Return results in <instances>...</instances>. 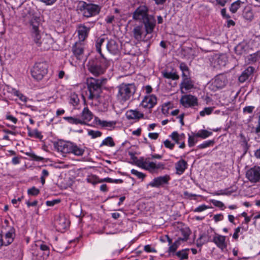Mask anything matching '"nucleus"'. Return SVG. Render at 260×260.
Segmentation results:
<instances>
[{
    "label": "nucleus",
    "mask_w": 260,
    "mask_h": 260,
    "mask_svg": "<svg viewBox=\"0 0 260 260\" xmlns=\"http://www.w3.org/2000/svg\"><path fill=\"white\" fill-rule=\"evenodd\" d=\"M39 20V18L36 17L32 18L30 21V25L32 26L31 38L41 50H47L51 47L53 40L49 36H46L45 37L42 38L40 31L38 29Z\"/></svg>",
    "instance_id": "1"
},
{
    "label": "nucleus",
    "mask_w": 260,
    "mask_h": 260,
    "mask_svg": "<svg viewBox=\"0 0 260 260\" xmlns=\"http://www.w3.org/2000/svg\"><path fill=\"white\" fill-rule=\"evenodd\" d=\"M55 148L58 152L63 154L71 153L77 156L82 155L84 152L82 147L71 142L63 141L58 142L55 145Z\"/></svg>",
    "instance_id": "2"
},
{
    "label": "nucleus",
    "mask_w": 260,
    "mask_h": 260,
    "mask_svg": "<svg viewBox=\"0 0 260 260\" xmlns=\"http://www.w3.org/2000/svg\"><path fill=\"white\" fill-rule=\"evenodd\" d=\"M135 164L138 167L151 173L157 172L158 170L165 169V165L163 163L151 161L149 157H140L136 161Z\"/></svg>",
    "instance_id": "3"
},
{
    "label": "nucleus",
    "mask_w": 260,
    "mask_h": 260,
    "mask_svg": "<svg viewBox=\"0 0 260 260\" xmlns=\"http://www.w3.org/2000/svg\"><path fill=\"white\" fill-rule=\"evenodd\" d=\"M97 9L98 5L80 1L77 6L76 11L78 14L89 17L95 15Z\"/></svg>",
    "instance_id": "4"
},
{
    "label": "nucleus",
    "mask_w": 260,
    "mask_h": 260,
    "mask_svg": "<svg viewBox=\"0 0 260 260\" xmlns=\"http://www.w3.org/2000/svg\"><path fill=\"white\" fill-rule=\"evenodd\" d=\"M135 92V87L133 84L122 83L118 86V98L121 102L129 100Z\"/></svg>",
    "instance_id": "5"
},
{
    "label": "nucleus",
    "mask_w": 260,
    "mask_h": 260,
    "mask_svg": "<svg viewBox=\"0 0 260 260\" xmlns=\"http://www.w3.org/2000/svg\"><path fill=\"white\" fill-rule=\"evenodd\" d=\"M132 35L134 38L139 42H148L151 38L148 34H146L142 24L135 25L132 30Z\"/></svg>",
    "instance_id": "6"
},
{
    "label": "nucleus",
    "mask_w": 260,
    "mask_h": 260,
    "mask_svg": "<svg viewBox=\"0 0 260 260\" xmlns=\"http://www.w3.org/2000/svg\"><path fill=\"white\" fill-rule=\"evenodd\" d=\"M228 79L223 74H219L215 76L209 84L210 89L214 91L224 88L228 83Z\"/></svg>",
    "instance_id": "7"
},
{
    "label": "nucleus",
    "mask_w": 260,
    "mask_h": 260,
    "mask_svg": "<svg viewBox=\"0 0 260 260\" xmlns=\"http://www.w3.org/2000/svg\"><path fill=\"white\" fill-rule=\"evenodd\" d=\"M149 16L148 8L145 5H142L137 8L134 12L133 19L136 21L143 22Z\"/></svg>",
    "instance_id": "8"
},
{
    "label": "nucleus",
    "mask_w": 260,
    "mask_h": 260,
    "mask_svg": "<svg viewBox=\"0 0 260 260\" xmlns=\"http://www.w3.org/2000/svg\"><path fill=\"white\" fill-rule=\"evenodd\" d=\"M84 46L85 44L84 42L82 41L77 42L73 46L72 51L75 55V57L77 60H79V62H76V63L78 64H84V59H83V60L81 59V57H82L84 50Z\"/></svg>",
    "instance_id": "9"
},
{
    "label": "nucleus",
    "mask_w": 260,
    "mask_h": 260,
    "mask_svg": "<svg viewBox=\"0 0 260 260\" xmlns=\"http://www.w3.org/2000/svg\"><path fill=\"white\" fill-rule=\"evenodd\" d=\"M87 84L89 92L88 99L98 98V80L92 77L89 78L87 79Z\"/></svg>",
    "instance_id": "10"
},
{
    "label": "nucleus",
    "mask_w": 260,
    "mask_h": 260,
    "mask_svg": "<svg viewBox=\"0 0 260 260\" xmlns=\"http://www.w3.org/2000/svg\"><path fill=\"white\" fill-rule=\"evenodd\" d=\"M32 78L36 80H41L47 73V69L45 66H32L30 69Z\"/></svg>",
    "instance_id": "11"
},
{
    "label": "nucleus",
    "mask_w": 260,
    "mask_h": 260,
    "mask_svg": "<svg viewBox=\"0 0 260 260\" xmlns=\"http://www.w3.org/2000/svg\"><path fill=\"white\" fill-rule=\"evenodd\" d=\"M246 176L251 182H260V167H254L247 172Z\"/></svg>",
    "instance_id": "12"
},
{
    "label": "nucleus",
    "mask_w": 260,
    "mask_h": 260,
    "mask_svg": "<svg viewBox=\"0 0 260 260\" xmlns=\"http://www.w3.org/2000/svg\"><path fill=\"white\" fill-rule=\"evenodd\" d=\"M70 221L63 216H59L55 222V225L58 231L63 232L69 226Z\"/></svg>",
    "instance_id": "13"
},
{
    "label": "nucleus",
    "mask_w": 260,
    "mask_h": 260,
    "mask_svg": "<svg viewBox=\"0 0 260 260\" xmlns=\"http://www.w3.org/2000/svg\"><path fill=\"white\" fill-rule=\"evenodd\" d=\"M144 25V29L146 34H151L154 29L156 21L153 16L149 15L145 20L143 21Z\"/></svg>",
    "instance_id": "14"
},
{
    "label": "nucleus",
    "mask_w": 260,
    "mask_h": 260,
    "mask_svg": "<svg viewBox=\"0 0 260 260\" xmlns=\"http://www.w3.org/2000/svg\"><path fill=\"white\" fill-rule=\"evenodd\" d=\"M157 99L154 95H150L146 96L140 104V106L145 108L150 109L153 107L156 104Z\"/></svg>",
    "instance_id": "15"
},
{
    "label": "nucleus",
    "mask_w": 260,
    "mask_h": 260,
    "mask_svg": "<svg viewBox=\"0 0 260 260\" xmlns=\"http://www.w3.org/2000/svg\"><path fill=\"white\" fill-rule=\"evenodd\" d=\"M180 103L185 107H192L198 104V100L194 96L185 95L181 98Z\"/></svg>",
    "instance_id": "16"
},
{
    "label": "nucleus",
    "mask_w": 260,
    "mask_h": 260,
    "mask_svg": "<svg viewBox=\"0 0 260 260\" xmlns=\"http://www.w3.org/2000/svg\"><path fill=\"white\" fill-rule=\"evenodd\" d=\"M212 241L222 251H224L226 249L227 244L225 242V237L220 235L215 236Z\"/></svg>",
    "instance_id": "17"
},
{
    "label": "nucleus",
    "mask_w": 260,
    "mask_h": 260,
    "mask_svg": "<svg viewBox=\"0 0 260 260\" xmlns=\"http://www.w3.org/2000/svg\"><path fill=\"white\" fill-rule=\"evenodd\" d=\"M170 178L169 176L166 175L164 176H159L155 178L149 185L152 187H159L161 185L168 183Z\"/></svg>",
    "instance_id": "18"
},
{
    "label": "nucleus",
    "mask_w": 260,
    "mask_h": 260,
    "mask_svg": "<svg viewBox=\"0 0 260 260\" xmlns=\"http://www.w3.org/2000/svg\"><path fill=\"white\" fill-rule=\"evenodd\" d=\"M188 164L186 160L180 159L175 165L176 174L179 175L182 174L187 168Z\"/></svg>",
    "instance_id": "19"
},
{
    "label": "nucleus",
    "mask_w": 260,
    "mask_h": 260,
    "mask_svg": "<svg viewBox=\"0 0 260 260\" xmlns=\"http://www.w3.org/2000/svg\"><path fill=\"white\" fill-rule=\"evenodd\" d=\"M125 115L128 120H139L144 117V114L138 110H128Z\"/></svg>",
    "instance_id": "20"
},
{
    "label": "nucleus",
    "mask_w": 260,
    "mask_h": 260,
    "mask_svg": "<svg viewBox=\"0 0 260 260\" xmlns=\"http://www.w3.org/2000/svg\"><path fill=\"white\" fill-rule=\"evenodd\" d=\"M254 69L252 66H249L244 70L239 77V81L240 83L244 82L249 77L251 76L254 72Z\"/></svg>",
    "instance_id": "21"
},
{
    "label": "nucleus",
    "mask_w": 260,
    "mask_h": 260,
    "mask_svg": "<svg viewBox=\"0 0 260 260\" xmlns=\"http://www.w3.org/2000/svg\"><path fill=\"white\" fill-rule=\"evenodd\" d=\"M79 118L82 122V124H86V122H88L92 118V114L88 109L85 107L82 110L81 116H79Z\"/></svg>",
    "instance_id": "22"
},
{
    "label": "nucleus",
    "mask_w": 260,
    "mask_h": 260,
    "mask_svg": "<svg viewBox=\"0 0 260 260\" xmlns=\"http://www.w3.org/2000/svg\"><path fill=\"white\" fill-rule=\"evenodd\" d=\"M15 230L12 228L6 234L4 239H3V245H8L12 243L14 237Z\"/></svg>",
    "instance_id": "23"
},
{
    "label": "nucleus",
    "mask_w": 260,
    "mask_h": 260,
    "mask_svg": "<svg viewBox=\"0 0 260 260\" xmlns=\"http://www.w3.org/2000/svg\"><path fill=\"white\" fill-rule=\"evenodd\" d=\"M193 87V82L190 80L189 79H188L187 78H186L183 80L182 82L180 84V88L181 90V92L182 93H184V89L185 90H188L189 89H192Z\"/></svg>",
    "instance_id": "24"
},
{
    "label": "nucleus",
    "mask_w": 260,
    "mask_h": 260,
    "mask_svg": "<svg viewBox=\"0 0 260 260\" xmlns=\"http://www.w3.org/2000/svg\"><path fill=\"white\" fill-rule=\"evenodd\" d=\"M246 59L249 64L260 63V52H257L248 55Z\"/></svg>",
    "instance_id": "25"
},
{
    "label": "nucleus",
    "mask_w": 260,
    "mask_h": 260,
    "mask_svg": "<svg viewBox=\"0 0 260 260\" xmlns=\"http://www.w3.org/2000/svg\"><path fill=\"white\" fill-rule=\"evenodd\" d=\"M210 241V237L205 233L200 235V237L197 240V245L198 247H201L203 244Z\"/></svg>",
    "instance_id": "26"
},
{
    "label": "nucleus",
    "mask_w": 260,
    "mask_h": 260,
    "mask_svg": "<svg viewBox=\"0 0 260 260\" xmlns=\"http://www.w3.org/2000/svg\"><path fill=\"white\" fill-rule=\"evenodd\" d=\"M87 28L85 26H80L78 30L79 41L84 42L87 36Z\"/></svg>",
    "instance_id": "27"
},
{
    "label": "nucleus",
    "mask_w": 260,
    "mask_h": 260,
    "mask_svg": "<svg viewBox=\"0 0 260 260\" xmlns=\"http://www.w3.org/2000/svg\"><path fill=\"white\" fill-rule=\"evenodd\" d=\"M36 246L39 247L40 249L43 252V255L40 256V257H42L43 259L46 258L49 254V247L43 242L41 243L39 245L36 244Z\"/></svg>",
    "instance_id": "28"
},
{
    "label": "nucleus",
    "mask_w": 260,
    "mask_h": 260,
    "mask_svg": "<svg viewBox=\"0 0 260 260\" xmlns=\"http://www.w3.org/2000/svg\"><path fill=\"white\" fill-rule=\"evenodd\" d=\"M63 119L67 121L68 123L72 124H82L81 120H80L79 116L78 117H72V116H66L63 117Z\"/></svg>",
    "instance_id": "29"
},
{
    "label": "nucleus",
    "mask_w": 260,
    "mask_h": 260,
    "mask_svg": "<svg viewBox=\"0 0 260 260\" xmlns=\"http://www.w3.org/2000/svg\"><path fill=\"white\" fill-rule=\"evenodd\" d=\"M171 138L177 144H180V142L183 140H184L185 135L181 134L179 135L177 132H174L171 135Z\"/></svg>",
    "instance_id": "30"
},
{
    "label": "nucleus",
    "mask_w": 260,
    "mask_h": 260,
    "mask_svg": "<svg viewBox=\"0 0 260 260\" xmlns=\"http://www.w3.org/2000/svg\"><path fill=\"white\" fill-rule=\"evenodd\" d=\"M180 231L181 235L183 236V237L182 238H180L179 240L186 241L191 233L189 228L187 226L183 227L180 230Z\"/></svg>",
    "instance_id": "31"
},
{
    "label": "nucleus",
    "mask_w": 260,
    "mask_h": 260,
    "mask_svg": "<svg viewBox=\"0 0 260 260\" xmlns=\"http://www.w3.org/2000/svg\"><path fill=\"white\" fill-rule=\"evenodd\" d=\"M28 130V135L30 137H34L36 138H38L39 139H42L43 138V136L40 132H39L38 129H36L34 131H31V128L29 127H27Z\"/></svg>",
    "instance_id": "32"
},
{
    "label": "nucleus",
    "mask_w": 260,
    "mask_h": 260,
    "mask_svg": "<svg viewBox=\"0 0 260 260\" xmlns=\"http://www.w3.org/2000/svg\"><path fill=\"white\" fill-rule=\"evenodd\" d=\"M107 46L108 50L113 54L116 53L118 51V45L114 41L109 42Z\"/></svg>",
    "instance_id": "33"
},
{
    "label": "nucleus",
    "mask_w": 260,
    "mask_h": 260,
    "mask_svg": "<svg viewBox=\"0 0 260 260\" xmlns=\"http://www.w3.org/2000/svg\"><path fill=\"white\" fill-rule=\"evenodd\" d=\"M212 134L211 132L207 130L202 129L199 131L197 133L194 135L195 137L201 138L202 139H206Z\"/></svg>",
    "instance_id": "34"
},
{
    "label": "nucleus",
    "mask_w": 260,
    "mask_h": 260,
    "mask_svg": "<svg viewBox=\"0 0 260 260\" xmlns=\"http://www.w3.org/2000/svg\"><path fill=\"white\" fill-rule=\"evenodd\" d=\"M99 102L101 104L102 103L103 105V109H102V110H105L107 109L108 105H109V96L108 94H106L105 96H104V99L103 100V98H102L101 95L99 94Z\"/></svg>",
    "instance_id": "35"
},
{
    "label": "nucleus",
    "mask_w": 260,
    "mask_h": 260,
    "mask_svg": "<svg viewBox=\"0 0 260 260\" xmlns=\"http://www.w3.org/2000/svg\"><path fill=\"white\" fill-rule=\"evenodd\" d=\"M163 76L167 79L172 80H177L179 79V76L175 72H168L167 71L162 72Z\"/></svg>",
    "instance_id": "36"
},
{
    "label": "nucleus",
    "mask_w": 260,
    "mask_h": 260,
    "mask_svg": "<svg viewBox=\"0 0 260 260\" xmlns=\"http://www.w3.org/2000/svg\"><path fill=\"white\" fill-rule=\"evenodd\" d=\"M78 95L75 93H72L70 96L69 103L73 106H77L79 102Z\"/></svg>",
    "instance_id": "37"
},
{
    "label": "nucleus",
    "mask_w": 260,
    "mask_h": 260,
    "mask_svg": "<svg viewBox=\"0 0 260 260\" xmlns=\"http://www.w3.org/2000/svg\"><path fill=\"white\" fill-rule=\"evenodd\" d=\"M189 249H185L176 252V255L180 258V260L186 259L188 258V253L187 251Z\"/></svg>",
    "instance_id": "38"
},
{
    "label": "nucleus",
    "mask_w": 260,
    "mask_h": 260,
    "mask_svg": "<svg viewBox=\"0 0 260 260\" xmlns=\"http://www.w3.org/2000/svg\"><path fill=\"white\" fill-rule=\"evenodd\" d=\"M116 122L114 121H107L104 120H101L99 119V124L101 125L103 127H114Z\"/></svg>",
    "instance_id": "39"
},
{
    "label": "nucleus",
    "mask_w": 260,
    "mask_h": 260,
    "mask_svg": "<svg viewBox=\"0 0 260 260\" xmlns=\"http://www.w3.org/2000/svg\"><path fill=\"white\" fill-rule=\"evenodd\" d=\"M242 3H243L240 0H238L234 2L231 4V6L230 7V11L233 13H236L238 10V9L240 7Z\"/></svg>",
    "instance_id": "40"
},
{
    "label": "nucleus",
    "mask_w": 260,
    "mask_h": 260,
    "mask_svg": "<svg viewBox=\"0 0 260 260\" xmlns=\"http://www.w3.org/2000/svg\"><path fill=\"white\" fill-rule=\"evenodd\" d=\"M115 145L114 142L111 137H108L104 139L102 143L100 144V146H107L109 147H113Z\"/></svg>",
    "instance_id": "41"
},
{
    "label": "nucleus",
    "mask_w": 260,
    "mask_h": 260,
    "mask_svg": "<svg viewBox=\"0 0 260 260\" xmlns=\"http://www.w3.org/2000/svg\"><path fill=\"white\" fill-rule=\"evenodd\" d=\"M131 172L132 174L136 176L138 178L141 180H143L146 176L142 172H139L138 171L135 169L131 170Z\"/></svg>",
    "instance_id": "42"
},
{
    "label": "nucleus",
    "mask_w": 260,
    "mask_h": 260,
    "mask_svg": "<svg viewBox=\"0 0 260 260\" xmlns=\"http://www.w3.org/2000/svg\"><path fill=\"white\" fill-rule=\"evenodd\" d=\"M214 144V140H209L206 142H204L203 143L199 145L198 147L199 149H204L207 148L208 147L213 146Z\"/></svg>",
    "instance_id": "43"
},
{
    "label": "nucleus",
    "mask_w": 260,
    "mask_h": 260,
    "mask_svg": "<svg viewBox=\"0 0 260 260\" xmlns=\"http://www.w3.org/2000/svg\"><path fill=\"white\" fill-rule=\"evenodd\" d=\"M40 193V190L33 186L27 190V193L29 196H36Z\"/></svg>",
    "instance_id": "44"
},
{
    "label": "nucleus",
    "mask_w": 260,
    "mask_h": 260,
    "mask_svg": "<svg viewBox=\"0 0 260 260\" xmlns=\"http://www.w3.org/2000/svg\"><path fill=\"white\" fill-rule=\"evenodd\" d=\"M25 154L27 156L31 157L32 158V159H33L34 160L41 161L43 159V157H42L41 156H37L35 153H34L33 152H27Z\"/></svg>",
    "instance_id": "45"
},
{
    "label": "nucleus",
    "mask_w": 260,
    "mask_h": 260,
    "mask_svg": "<svg viewBox=\"0 0 260 260\" xmlns=\"http://www.w3.org/2000/svg\"><path fill=\"white\" fill-rule=\"evenodd\" d=\"M213 111V108L212 107H206L203 110L200 112V114L201 116H204L205 115H210Z\"/></svg>",
    "instance_id": "46"
},
{
    "label": "nucleus",
    "mask_w": 260,
    "mask_h": 260,
    "mask_svg": "<svg viewBox=\"0 0 260 260\" xmlns=\"http://www.w3.org/2000/svg\"><path fill=\"white\" fill-rule=\"evenodd\" d=\"M243 16L246 20L249 21H252L254 17L253 12L250 10L246 11L244 13Z\"/></svg>",
    "instance_id": "47"
},
{
    "label": "nucleus",
    "mask_w": 260,
    "mask_h": 260,
    "mask_svg": "<svg viewBox=\"0 0 260 260\" xmlns=\"http://www.w3.org/2000/svg\"><path fill=\"white\" fill-rule=\"evenodd\" d=\"M88 182L95 185L98 183V178L96 175H89L87 178Z\"/></svg>",
    "instance_id": "48"
},
{
    "label": "nucleus",
    "mask_w": 260,
    "mask_h": 260,
    "mask_svg": "<svg viewBox=\"0 0 260 260\" xmlns=\"http://www.w3.org/2000/svg\"><path fill=\"white\" fill-rule=\"evenodd\" d=\"M103 182H110V183L115 182V183H118L122 182V180L121 179H115L114 180H113L112 179H111L110 178H105L103 179H101V180L99 179V183Z\"/></svg>",
    "instance_id": "49"
},
{
    "label": "nucleus",
    "mask_w": 260,
    "mask_h": 260,
    "mask_svg": "<svg viewBox=\"0 0 260 260\" xmlns=\"http://www.w3.org/2000/svg\"><path fill=\"white\" fill-rule=\"evenodd\" d=\"M60 200H53L52 201H47L46 202V204L47 206L52 207L54 206L55 204H57L60 203Z\"/></svg>",
    "instance_id": "50"
},
{
    "label": "nucleus",
    "mask_w": 260,
    "mask_h": 260,
    "mask_svg": "<svg viewBox=\"0 0 260 260\" xmlns=\"http://www.w3.org/2000/svg\"><path fill=\"white\" fill-rule=\"evenodd\" d=\"M180 70L182 71V75L184 77L188 76V69L187 66H180Z\"/></svg>",
    "instance_id": "51"
},
{
    "label": "nucleus",
    "mask_w": 260,
    "mask_h": 260,
    "mask_svg": "<svg viewBox=\"0 0 260 260\" xmlns=\"http://www.w3.org/2000/svg\"><path fill=\"white\" fill-rule=\"evenodd\" d=\"M208 208V207L205 205H202L201 206H199L198 207L196 208L194 210V212H202Z\"/></svg>",
    "instance_id": "52"
},
{
    "label": "nucleus",
    "mask_w": 260,
    "mask_h": 260,
    "mask_svg": "<svg viewBox=\"0 0 260 260\" xmlns=\"http://www.w3.org/2000/svg\"><path fill=\"white\" fill-rule=\"evenodd\" d=\"M211 202L213 204V205L216 207H218L219 208H222L224 207V204L219 201L213 200L211 201Z\"/></svg>",
    "instance_id": "53"
},
{
    "label": "nucleus",
    "mask_w": 260,
    "mask_h": 260,
    "mask_svg": "<svg viewBox=\"0 0 260 260\" xmlns=\"http://www.w3.org/2000/svg\"><path fill=\"white\" fill-rule=\"evenodd\" d=\"M179 242H175L170 247H169L170 252H175L178 248Z\"/></svg>",
    "instance_id": "54"
},
{
    "label": "nucleus",
    "mask_w": 260,
    "mask_h": 260,
    "mask_svg": "<svg viewBox=\"0 0 260 260\" xmlns=\"http://www.w3.org/2000/svg\"><path fill=\"white\" fill-rule=\"evenodd\" d=\"M164 145L166 147L172 149L174 147V144L172 143L169 140H166L164 142Z\"/></svg>",
    "instance_id": "55"
},
{
    "label": "nucleus",
    "mask_w": 260,
    "mask_h": 260,
    "mask_svg": "<svg viewBox=\"0 0 260 260\" xmlns=\"http://www.w3.org/2000/svg\"><path fill=\"white\" fill-rule=\"evenodd\" d=\"M15 95H17L19 99L22 102H26L27 98L19 91H16Z\"/></svg>",
    "instance_id": "56"
},
{
    "label": "nucleus",
    "mask_w": 260,
    "mask_h": 260,
    "mask_svg": "<svg viewBox=\"0 0 260 260\" xmlns=\"http://www.w3.org/2000/svg\"><path fill=\"white\" fill-rule=\"evenodd\" d=\"M254 109V107H253V106H247V107H245L243 109V112L244 113H247L250 114V113H252Z\"/></svg>",
    "instance_id": "57"
},
{
    "label": "nucleus",
    "mask_w": 260,
    "mask_h": 260,
    "mask_svg": "<svg viewBox=\"0 0 260 260\" xmlns=\"http://www.w3.org/2000/svg\"><path fill=\"white\" fill-rule=\"evenodd\" d=\"M188 146L189 147H192L196 143V141H195L194 138L193 137L189 136L188 137Z\"/></svg>",
    "instance_id": "58"
},
{
    "label": "nucleus",
    "mask_w": 260,
    "mask_h": 260,
    "mask_svg": "<svg viewBox=\"0 0 260 260\" xmlns=\"http://www.w3.org/2000/svg\"><path fill=\"white\" fill-rule=\"evenodd\" d=\"M144 250L147 252H156V250L153 248L151 247L149 245H147L144 247Z\"/></svg>",
    "instance_id": "59"
},
{
    "label": "nucleus",
    "mask_w": 260,
    "mask_h": 260,
    "mask_svg": "<svg viewBox=\"0 0 260 260\" xmlns=\"http://www.w3.org/2000/svg\"><path fill=\"white\" fill-rule=\"evenodd\" d=\"M6 119L12 121L14 124H16L17 122V119L11 115H7Z\"/></svg>",
    "instance_id": "60"
},
{
    "label": "nucleus",
    "mask_w": 260,
    "mask_h": 260,
    "mask_svg": "<svg viewBox=\"0 0 260 260\" xmlns=\"http://www.w3.org/2000/svg\"><path fill=\"white\" fill-rule=\"evenodd\" d=\"M97 66H89V71L93 73V74L95 75V76H96L98 75V70L96 69Z\"/></svg>",
    "instance_id": "61"
},
{
    "label": "nucleus",
    "mask_w": 260,
    "mask_h": 260,
    "mask_svg": "<svg viewBox=\"0 0 260 260\" xmlns=\"http://www.w3.org/2000/svg\"><path fill=\"white\" fill-rule=\"evenodd\" d=\"M88 135L90 136H91V137L92 138H95L96 137H98V131H92V130H90V131H88Z\"/></svg>",
    "instance_id": "62"
},
{
    "label": "nucleus",
    "mask_w": 260,
    "mask_h": 260,
    "mask_svg": "<svg viewBox=\"0 0 260 260\" xmlns=\"http://www.w3.org/2000/svg\"><path fill=\"white\" fill-rule=\"evenodd\" d=\"M148 137L153 140H156L158 137V134L156 133H150L148 134Z\"/></svg>",
    "instance_id": "63"
},
{
    "label": "nucleus",
    "mask_w": 260,
    "mask_h": 260,
    "mask_svg": "<svg viewBox=\"0 0 260 260\" xmlns=\"http://www.w3.org/2000/svg\"><path fill=\"white\" fill-rule=\"evenodd\" d=\"M169 107L168 105H164L162 107V112L164 114H168L169 113Z\"/></svg>",
    "instance_id": "64"
}]
</instances>
